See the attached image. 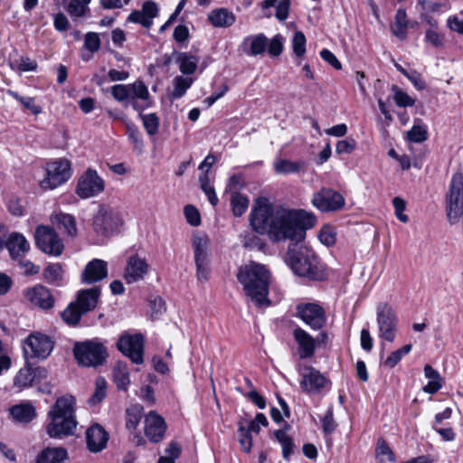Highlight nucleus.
I'll return each instance as SVG.
<instances>
[{"label": "nucleus", "instance_id": "obj_20", "mask_svg": "<svg viewBox=\"0 0 463 463\" xmlns=\"http://www.w3.org/2000/svg\"><path fill=\"white\" fill-rule=\"evenodd\" d=\"M109 439V434L99 424H94L86 431V442L88 449L94 453L105 449Z\"/></svg>", "mask_w": 463, "mask_h": 463}, {"label": "nucleus", "instance_id": "obj_30", "mask_svg": "<svg viewBox=\"0 0 463 463\" xmlns=\"http://www.w3.org/2000/svg\"><path fill=\"white\" fill-rule=\"evenodd\" d=\"M424 375L429 379L428 383L422 388L424 392L434 394L442 388V378L439 373L430 364L424 366Z\"/></svg>", "mask_w": 463, "mask_h": 463}, {"label": "nucleus", "instance_id": "obj_11", "mask_svg": "<svg viewBox=\"0 0 463 463\" xmlns=\"http://www.w3.org/2000/svg\"><path fill=\"white\" fill-rule=\"evenodd\" d=\"M311 203L318 211L329 213L341 210L345 206V201L337 191L329 187H322L319 191L314 193Z\"/></svg>", "mask_w": 463, "mask_h": 463}, {"label": "nucleus", "instance_id": "obj_27", "mask_svg": "<svg viewBox=\"0 0 463 463\" xmlns=\"http://www.w3.org/2000/svg\"><path fill=\"white\" fill-rule=\"evenodd\" d=\"M129 86V102L135 110L140 111L144 109L138 103V99L146 101L149 99V91L147 87L142 80H136Z\"/></svg>", "mask_w": 463, "mask_h": 463}, {"label": "nucleus", "instance_id": "obj_12", "mask_svg": "<svg viewBox=\"0 0 463 463\" xmlns=\"http://www.w3.org/2000/svg\"><path fill=\"white\" fill-rule=\"evenodd\" d=\"M23 348L26 357L45 359L51 354L53 343L49 336L34 333L24 340Z\"/></svg>", "mask_w": 463, "mask_h": 463}, {"label": "nucleus", "instance_id": "obj_36", "mask_svg": "<svg viewBox=\"0 0 463 463\" xmlns=\"http://www.w3.org/2000/svg\"><path fill=\"white\" fill-rule=\"evenodd\" d=\"M304 161H290L288 159H281L275 163L274 168L278 174L289 175L298 173L305 167Z\"/></svg>", "mask_w": 463, "mask_h": 463}, {"label": "nucleus", "instance_id": "obj_14", "mask_svg": "<svg viewBox=\"0 0 463 463\" xmlns=\"http://www.w3.org/2000/svg\"><path fill=\"white\" fill-rule=\"evenodd\" d=\"M300 375V387L308 394H318L330 384V381L312 366H305Z\"/></svg>", "mask_w": 463, "mask_h": 463}, {"label": "nucleus", "instance_id": "obj_55", "mask_svg": "<svg viewBox=\"0 0 463 463\" xmlns=\"http://www.w3.org/2000/svg\"><path fill=\"white\" fill-rule=\"evenodd\" d=\"M126 128L127 135L134 144L135 147L141 149L143 147V141L138 128L132 122H128Z\"/></svg>", "mask_w": 463, "mask_h": 463}, {"label": "nucleus", "instance_id": "obj_28", "mask_svg": "<svg viewBox=\"0 0 463 463\" xmlns=\"http://www.w3.org/2000/svg\"><path fill=\"white\" fill-rule=\"evenodd\" d=\"M208 19L215 27L227 28L235 23V15L226 8H217L211 11Z\"/></svg>", "mask_w": 463, "mask_h": 463}, {"label": "nucleus", "instance_id": "obj_26", "mask_svg": "<svg viewBox=\"0 0 463 463\" xmlns=\"http://www.w3.org/2000/svg\"><path fill=\"white\" fill-rule=\"evenodd\" d=\"M294 338L299 346L300 358H308L314 354L316 341L307 332L297 328L294 330Z\"/></svg>", "mask_w": 463, "mask_h": 463}, {"label": "nucleus", "instance_id": "obj_23", "mask_svg": "<svg viewBox=\"0 0 463 463\" xmlns=\"http://www.w3.org/2000/svg\"><path fill=\"white\" fill-rule=\"evenodd\" d=\"M268 46V38L263 33L249 35L241 44V51L249 56L263 54Z\"/></svg>", "mask_w": 463, "mask_h": 463}, {"label": "nucleus", "instance_id": "obj_25", "mask_svg": "<svg viewBox=\"0 0 463 463\" xmlns=\"http://www.w3.org/2000/svg\"><path fill=\"white\" fill-rule=\"evenodd\" d=\"M99 296V287H93L90 288L82 289L78 292L77 299L75 302L86 314L87 312L96 307Z\"/></svg>", "mask_w": 463, "mask_h": 463}, {"label": "nucleus", "instance_id": "obj_58", "mask_svg": "<svg viewBox=\"0 0 463 463\" xmlns=\"http://www.w3.org/2000/svg\"><path fill=\"white\" fill-rule=\"evenodd\" d=\"M89 10V7L80 0H71L67 7V12L75 18L81 17Z\"/></svg>", "mask_w": 463, "mask_h": 463}, {"label": "nucleus", "instance_id": "obj_39", "mask_svg": "<svg viewBox=\"0 0 463 463\" xmlns=\"http://www.w3.org/2000/svg\"><path fill=\"white\" fill-rule=\"evenodd\" d=\"M241 241L242 245L249 249H256L260 250L265 246V243L260 237V234L253 229L252 231H248L241 234Z\"/></svg>", "mask_w": 463, "mask_h": 463}, {"label": "nucleus", "instance_id": "obj_51", "mask_svg": "<svg viewBox=\"0 0 463 463\" xmlns=\"http://www.w3.org/2000/svg\"><path fill=\"white\" fill-rule=\"evenodd\" d=\"M306 36L300 31H296L292 38V49L298 58H302L306 53Z\"/></svg>", "mask_w": 463, "mask_h": 463}, {"label": "nucleus", "instance_id": "obj_16", "mask_svg": "<svg viewBox=\"0 0 463 463\" xmlns=\"http://www.w3.org/2000/svg\"><path fill=\"white\" fill-rule=\"evenodd\" d=\"M118 349L129 357L130 360L140 364L143 363L144 339L141 335H123L117 343Z\"/></svg>", "mask_w": 463, "mask_h": 463}, {"label": "nucleus", "instance_id": "obj_29", "mask_svg": "<svg viewBox=\"0 0 463 463\" xmlns=\"http://www.w3.org/2000/svg\"><path fill=\"white\" fill-rule=\"evenodd\" d=\"M196 268V279L200 283H205L210 277V253H194Z\"/></svg>", "mask_w": 463, "mask_h": 463}, {"label": "nucleus", "instance_id": "obj_64", "mask_svg": "<svg viewBox=\"0 0 463 463\" xmlns=\"http://www.w3.org/2000/svg\"><path fill=\"white\" fill-rule=\"evenodd\" d=\"M355 146V140L354 138L348 137L337 142L335 151L337 154H350L354 150Z\"/></svg>", "mask_w": 463, "mask_h": 463}, {"label": "nucleus", "instance_id": "obj_9", "mask_svg": "<svg viewBox=\"0 0 463 463\" xmlns=\"http://www.w3.org/2000/svg\"><path fill=\"white\" fill-rule=\"evenodd\" d=\"M105 190V181L92 168H88L77 181L75 194L80 199L98 196Z\"/></svg>", "mask_w": 463, "mask_h": 463}, {"label": "nucleus", "instance_id": "obj_40", "mask_svg": "<svg viewBox=\"0 0 463 463\" xmlns=\"http://www.w3.org/2000/svg\"><path fill=\"white\" fill-rule=\"evenodd\" d=\"M43 277L49 283L61 285L63 278L62 266L60 263L48 265L43 270Z\"/></svg>", "mask_w": 463, "mask_h": 463}, {"label": "nucleus", "instance_id": "obj_53", "mask_svg": "<svg viewBox=\"0 0 463 463\" xmlns=\"http://www.w3.org/2000/svg\"><path fill=\"white\" fill-rule=\"evenodd\" d=\"M411 345H405L402 348L392 352L384 361V365L389 368H393L404 355L411 352Z\"/></svg>", "mask_w": 463, "mask_h": 463}, {"label": "nucleus", "instance_id": "obj_38", "mask_svg": "<svg viewBox=\"0 0 463 463\" xmlns=\"http://www.w3.org/2000/svg\"><path fill=\"white\" fill-rule=\"evenodd\" d=\"M55 222L59 228L64 229V232L74 236L77 233L76 221L75 218L68 213H58L54 216Z\"/></svg>", "mask_w": 463, "mask_h": 463}, {"label": "nucleus", "instance_id": "obj_44", "mask_svg": "<svg viewBox=\"0 0 463 463\" xmlns=\"http://www.w3.org/2000/svg\"><path fill=\"white\" fill-rule=\"evenodd\" d=\"M6 93L19 101L24 109L30 110L33 115H39L43 112L41 106L35 104L34 98L20 96L17 92L12 90H7Z\"/></svg>", "mask_w": 463, "mask_h": 463}, {"label": "nucleus", "instance_id": "obj_62", "mask_svg": "<svg viewBox=\"0 0 463 463\" xmlns=\"http://www.w3.org/2000/svg\"><path fill=\"white\" fill-rule=\"evenodd\" d=\"M377 457H385L389 461H394L395 457L392 450L383 439H379L375 449Z\"/></svg>", "mask_w": 463, "mask_h": 463}, {"label": "nucleus", "instance_id": "obj_19", "mask_svg": "<svg viewBox=\"0 0 463 463\" xmlns=\"http://www.w3.org/2000/svg\"><path fill=\"white\" fill-rule=\"evenodd\" d=\"M108 276V264L100 259L90 261L81 273V281L85 284H93L102 280Z\"/></svg>", "mask_w": 463, "mask_h": 463}, {"label": "nucleus", "instance_id": "obj_3", "mask_svg": "<svg viewBox=\"0 0 463 463\" xmlns=\"http://www.w3.org/2000/svg\"><path fill=\"white\" fill-rule=\"evenodd\" d=\"M287 263L292 271L299 277H306L313 280H322L326 277L325 268L317 254L307 246L288 250Z\"/></svg>", "mask_w": 463, "mask_h": 463}, {"label": "nucleus", "instance_id": "obj_21", "mask_svg": "<svg viewBox=\"0 0 463 463\" xmlns=\"http://www.w3.org/2000/svg\"><path fill=\"white\" fill-rule=\"evenodd\" d=\"M148 265L146 260L138 256H132L128 259L125 271V280L131 284L142 279L147 273Z\"/></svg>", "mask_w": 463, "mask_h": 463}, {"label": "nucleus", "instance_id": "obj_60", "mask_svg": "<svg viewBox=\"0 0 463 463\" xmlns=\"http://www.w3.org/2000/svg\"><path fill=\"white\" fill-rule=\"evenodd\" d=\"M84 47L90 52H96L100 48V39L97 33H87L84 37Z\"/></svg>", "mask_w": 463, "mask_h": 463}, {"label": "nucleus", "instance_id": "obj_10", "mask_svg": "<svg viewBox=\"0 0 463 463\" xmlns=\"http://www.w3.org/2000/svg\"><path fill=\"white\" fill-rule=\"evenodd\" d=\"M122 225L120 213L109 206H100L93 221V227L97 233L110 236L118 232Z\"/></svg>", "mask_w": 463, "mask_h": 463}, {"label": "nucleus", "instance_id": "obj_24", "mask_svg": "<svg viewBox=\"0 0 463 463\" xmlns=\"http://www.w3.org/2000/svg\"><path fill=\"white\" fill-rule=\"evenodd\" d=\"M6 248L13 259H20L30 250V244L25 237L18 232H13L6 241Z\"/></svg>", "mask_w": 463, "mask_h": 463}, {"label": "nucleus", "instance_id": "obj_31", "mask_svg": "<svg viewBox=\"0 0 463 463\" xmlns=\"http://www.w3.org/2000/svg\"><path fill=\"white\" fill-rule=\"evenodd\" d=\"M67 458V451L63 448H47L37 457V463H61Z\"/></svg>", "mask_w": 463, "mask_h": 463}, {"label": "nucleus", "instance_id": "obj_43", "mask_svg": "<svg viewBox=\"0 0 463 463\" xmlns=\"http://www.w3.org/2000/svg\"><path fill=\"white\" fill-rule=\"evenodd\" d=\"M249 199L247 196L232 192L231 196V205L235 216H241L249 207Z\"/></svg>", "mask_w": 463, "mask_h": 463}, {"label": "nucleus", "instance_id": "obj_5", "mask_svg": "<svg viewBox=\"0 0 463 463\" xmlns=\"http://www.w3.org/2000/svg\"><path fill=\"white\" fill-rule=\"evenodd\" d=\"M268 235L274 241H281L288 239L297 240L294 222L292 221L289 209H275Z\"/></svg>", "mask_w": 463, "mask_h": 463}, {"label": "nucleus", "instance_id": "obj_17", "mask_svg": "<svg viewBox=\"0 0 463 463\" xmlns=\"http://www.w3.org/2000/svg\"><path fill=\"white\" fill-rule=\"evenodd\" d=\"M25 299L41 309H51L54 306V298L51 291L43 285H35L24 291Z\"/></svg>", "mask_w": 463, "mask_h": 463}, {"label": "nucleus", "instance_id": "obj_54", "mask_svg": "<svg viewBox=\"0 0 463 463\" xmlns=\"http://www.w3.org/2000/svg\"><path fill=\"white\" fill-rule=\"evenodd\" d=\"M318 239L324 245H334L336 241V232L335 228L329 225L323 227L318 233Z\"/></svg>", "mask_w": 463, "mask_h": 463}, {"label": "nucleus", "instance_id": "obj_57", "mask_svg": "<svg viewBox=\"0 0 463 463\" xmlns=\"http://www.w3.org/2000/svg\"><path fill=\"white\" fill-rule=\"evenodd\" d=\"M268 51L271 56H279L282 53L284 48V37L281 34H276L269 43H268Z\"/></svg>", "mask_w": 463, "mask_h": 463}, {"label": "nucleus", "instance_id": "obj_56", "mask_svg": "<svg viewBox=\"0 0 463 463\" xmlns=\"http://www.w3.org/2000/svg\"><path fill=\"white\" fill-rule=\"evenodd\" d=\"M33 380V373L30 369H21L14 378V385L19 388H25L31 385Z\"/></svg>", "mask_w": 463, "mask_h": 463}, {"label": "nucleus", "instance_id": "obj_46", "mask_svg": "<svg viewBox=\"0 0 463 463\" xmlns=\"http://www.w3.org/2000/svg\"><path fill=\"white\" fill-rule=\"evenodd\" d=\"M238 440L245 452H250L252 447V437L249 430L246 429V424L243 420L238 422Z\"/></svg>", "mask_w": 463, "mask_h": 463}, {"label": "nucleus", "instance_id": "obj_42", "mask_svg": "<svg viewBox=\"0 0 463 463\" xmlns=\"http://www.w3.org/2000/svg\"><path fill=\"white\" fill-rule=\"evenodd\" d=\"M85 313L77 305L71 302L61 313V317L68 325H77L82 315Z\"/></svg>", "mask_w": 463, "mask_h": 463}, {"label": "nucleus", "instance_id": "obj_59", "mask_svg": "<svg viewBox=\"0 0 463 463\" xmlns=\"http://www.w3.org/2000/svg\"><path fill=\"white\" fill-rule=\"evenodd\" d=\"M112 97L119 102L129 101V86L128 84H116L111 87Z\"/></svg>", "mask_w": 463, "mask_h": 463}, {"label": "nucleus", "instance_id": "obj_22", "mask_svg": "<svg viewBox=\"0 0 463 463\" xmlns=\"http://www.w3.org/2000/svg\"><path fill=\"white\" fill-rule=\"evenodd\" d=\"M292 221L294 222L297 240L303 237L305 230L314 227L317 223V217L311 212L305 210H290Z\"/></svg>", "mask_w": 463, "mask_h": 463}, {"label": "nucleus", "instance_id": "obj_1", "mask_svg": "<svg viewBox=\"0 0 463 463\" xmlns=\"http://www.w3.org/2000/svg\"><path fill=\"white\" fill-rule=\"evenodd\" d=\"M237 277L247 296L257 307L269 305L268 295L271 275L263 264L250 261L240 268Z\"/></svg>", "mask_w": 463, "mask_h": 463}, {"label": "nucleus", "instance_id": "obj_33", "mask_svg": "<svg viewBox=\"0 0 463 463\" xmlns=\"http://www.w3.org/2000/svg\"><path fill=\"white\" fill-rule=\"evenodd\" d=\"M13 418L20 422H29L35 417V409L30 403H20L10 409Z\"/></svg>", "mask_w": 463, "mask_h": 463}, {"label": "nucleus", "instance_id": "obj_35", "mask_svg": "<svg viewBox=\"0 0 463 463\" xmlns=\"http://www.w3.org/2000/svg\"><path fill=\"white\" fill-rule=\"evenodd\" d=\"M199 59L187 52L178 53L176 62L179 64V70L183 74H193L196 69Z\"/></svg>", "mask_w": 463, "mask_h": 463}, {"label": "nucleus", "instance_id": "obj_63", "mask_svg": "<svg viewBox=\"0 0 463 463\" xmlns=\"http://www.w3.org/2000/svg\"><path fill=\"white\" fill-rule=\"evenodd\" d=\"M392 204L395 209V215L397 219L400 220L402 222L406 223L409 221V218L406 214L403 213V212L406 209L405 201L401 197H394L392 200Z\"/></svg>", "mask_w": 463, "mask_h": 463}, {"label": "nucleus", "instance_id": "obj_41", "mask_svg": "<svg viewBox=\"0 0 463 463\" xmlns=\"http://www.w3.org/2000/svg\"><path fill=\"white\" fill-rule=\"evenodd\" d=\"M113 377L118 389L127 390L130 379L126 364L118 363L114 368Z\"/></svg>", "mask_w": 463, "mask_h": 463}, {"label": "nucleus", "instance_id": "obj_37", "mask_svg": "<svg viewBox=\"0 0 463 463\" xmlns=\"http://www.w3.org/2000/svg\"><path fill=\"white\" fill-rule=\"evenodd\" d=\"M143 416V407L139 404H133L126 411V427L129 430H135Z\"/></svg>", "mask_w": 463, "mask_h": 463}, {"label": "nucleus", "instance_id": "obj_13", "mask_svg": "<svg viewBox=\"0 0 463 463\" xmlns=\"http://www.w3.org/2000/svg\"><path fill=\"white\" fill-rule=\"evenodd\" d=\"M35 241L41 250L52 256H60L64 250V245L58 234L46 226H39L37 228Z\"/></svg>", "mask_w": 463, "mask_h": 463}, {"label": "nucleus", "instance_id": "obj_45", "mask_svg": "<svg viewBox=\"0 0 463 463\" xmlns=\"http://www.w3.org/2000/svg\"><path fill=\"white\" fill-rule=\"evenodd\" d=\"M210 239L204 233L196 232L192 236V248L194 253H210Z\"/></svg>", "mask_w": 463, "mask_h": 463}, {"label": "nucleus", "instance_id": "obj_61", "mask_svg": "<svg viewBox=\"0 0 463 463\" xmlns=\"http://www.w3.org/2000/svg\"><path fill=\"white\" fill-rule=\"evenodd\" d=\"M425 41L430 43L435 48L443 46L444 37L440 34L437 29L429 28L425 32Z\"/></svg>", "mask_w": 463, "mask_h": 463}, {"label": "nucleus", "instance_id": "obj_6", "mask_svg": "<svg viewBox=\"0 0 463 463\" xmlns=\"http://www.w3.org/2000/svg\"><path fill=\"white\" fill-rule=\"evenodd\" d=\"M376 322L378 337L383 341L392 343L397 334L398 317L390 304L381 302L377 305Z\"/></svg>", "mask_w": 463, "mask_h": 463}, {"label": "nucleus", "instance_id": "obj_47", "mask_svg": "<svg viewBox=\"0 0 463 463\" xmlns=\"http://www.w3.org/2000/svg\"><path fill=\"white\" fill-rule=\"evenodd\" d=\"M174 90L172 97L174 99H180L183 97L186 90L191 87L193 80L190 78H184L183 76H176L174 80Z\"/></svg>", "mask_w": 463, "mask_h": 463}, {"label": "nucleus", "instance_id": "obj_15", "mask_svg": "<svg viewBox=\"0 0 463 463\" xmlns=\"http://www.w3.org/2000/svg\"><path fill=\"white\" fill-rule=\"evenodd\" d=\"M297 316L312 329H321L326 321L324 308L316 303H301L297 306Z\"/></svg>", "mask_w": 463, "mask_h": 463}, {"label": "nucleus", "instance_id": "obj_18", "mask_svg": "<svg viewBox=\"0 0 463 463\" xmlns=\"http://www.w3.org/2000/svg\"><path fill=\"white\" fill-rule=\"evenodd\" d=\"M166 430V423L162 416L150 411L145 418V435L152 442L160 441Z\"/></svg>", "mask_w": 463, "mask_h": 463}, {"label": "nucleus", "instance_id": "obj_7", "mask_svg": "<svg viewBox=\"0 0 463 463\" xmlns=\"http://www.w3.org/2000/svg\"><path fill=\"white\" fill-rule=\"evenodd\" d=\"M71 176V165L67 159L51 162L46 167V175L40 183L43 190H53L66 183Z\"/></svg>", "mask_w": 463, "mask_h": 463}, {"label": "nucleus", "instance_id": "obj_50", "mask_svg": "<svg viewBox=\"0 0 463 463\" xmlns=\"http://www.w3.org/2000/svg\"><path fill=\"white\" fill-rule=\"evenodd\" d=\"M199 182L201 184V188L204 192L205 195L207 196L210 203L213 206L217 205L219 200L215 194L214 188L210 184L209 176L206 174H202L199 176Z\"/></svg>", "mask_w": 463, "mask_h": 463}, {"label": "nucleus", "instance_id": "obj_52", "mask_svg": "<svg viewBox=\"0 0 463 463\" xmlns=\"http://www.w3.org/2000/svg\"><path fill=\"white\" fill-rule=\"evenodd\" d=\"M143 126L149 136H154L158 131L159 118L155 113L140 114Z\"/></svg>", "mask_w": 463, "mask_h": 463}, {"label": "nucleus", "instance_id": "obj_2", "mask_svg": "<svg viewBox=\"0 0 463 463\" xmlns=\"http://www.w3.org/2000/svg\"><path fill=\"white\" fill-rule=\"evenodd\" d=\"M74 399L71 396H63L57 399L49 411L51 422L46 430L51 438H61L71 435L76 428L73 416Z\"/></svg>", "mask_w": 463, "mask_h": 463}, {"label": "nucleus", "instance_id": "obj_49", "mask_svg": "<svg viewBox=\"0 0 463 463\" xmlns=\"http://www.w3.org/2000/svg\"><path fill=\"white\" fill-rule=\"evenodd\" d=\"M274 435L282 447L283 457L288 458L293 453L294 448L291 438L282 430L275 431Z\"/></svg>", "mask_w": 463, "mask_h": 463}, {"label": "nucleus", "instance_id": "obj_4", "mask_svg": "<svg viewBox=\"0 0 463 463\" xmlns=\"http://www.w3.org/2000/svg\"><path fill=\"white\" fill-rule=\"evenodd\" d=\"M73 353L77 362L87 367L102 364L108 356L107 348L98 338L76 343Z\"/></svg>", "mask_w": 463, "mask_h": 463}, {"label": "nucleus", "instance_id": "obj_48", "mask_svg": "<svg viewBox=\"0 0 463 463\" xmlns=\"http://www.w3.org/2000/svg\"><path fill=\"white\" fill-rule=\"evenodd\" d=\"M106 380L102 377H99L95 383V391L88 400L89 404L96 405L99 403L106 396Z\"/></svg>", "mask_w": 463, "mask_h": 463}, {"label": "nucleus", "instance_id": "obj_32", "mask_svg": "<svg viewBox=\"0 0 463 463\" xmlns=\"http://www.w3.org/2000/svg\"><path fill=\"white\" fill-rule=\"evenodd\" d=\"M408 20L407 14L404 9H398L394 22L391 25L392 33L400 40L403 41L407 37Z\"/></svg>", "mask_w": 463, "mask_h": 463}, {"label": "nucleus", "instance_id": "obj_8", "mask_svg": "<svg viewBox=\"0 0 463 463\" xmlns=\"http://www.w3.org/2000/svg\"><path fill=\"white\" fill-rule=\"evenodd\" d=\"M275 209L266 198L256 200L250 214V224L259 234L269 233Z\"/></svg>", "mask_w": 463, "mask_h": 463}, {"label": "nucleus", "instance_id": "obj_34", "mask_svg": "<svg viewBox=\"0 0 463 463\" xmlns=\"http://www.w3.org/2000/svg\"><path fill=\"white\" fill-rule=\"evenodd\" d=\"M409 141L413 143H422L428 138L427 126L421 119L414 120L412 128L406 133Z\"/></svg>", "mask_w": 463, "mask_h": 463}]
</instances>
